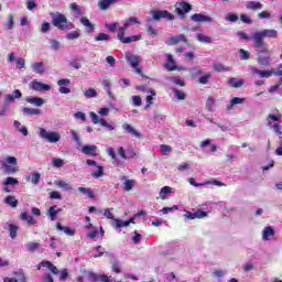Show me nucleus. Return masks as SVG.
I'll use <instances>...</instances> for the list:
<instances>
[{
	"instance_id": "nucleus-57",
	"label": "nucleus",
	"mask_w": 282,
	"mask_h": 282,
	"mask_svg": "<svg viewBox=\"0 0 282 282\" xmlns=\"http://www.w3.org/2000/svg\"><path fill=\"white\" fill-rule=\"evenodd\" d=\"M84 96L86 98H96V96H98V91H96L94 88H89L84 93Z\"/></svg>"
},
{
	"instance_id": "nucleus-50",
	"label": "nucleus",
	"mask_w": 282,
	"mask_h": 282,
	"mask_svg": "<svg viewBox=\"0 0 282 282\" xmlns=\"http://www.w3.org/2000/svg\"><path fill=\"white\" fill-rule=\"evenodd\" d=\"M205 106L207 111H215V98L208 97Z\"/></svg>"
},
{
	"instance_id": "nucleus-36",
	"label": "nucleus",
	"mask_w": 282,
	"mask_h": 282,
	"mask_svg": "<svg viewBox=\"0 0 282 282\" xmlns=\"http://www.w3.org/2000/svg\"><path fill=\"white\" fill-rule=\"evenodd\" d=\"M104 89L106 94H108V98H110V100H116V96H113V93L111 91V83H109V80H104Z\"/></svg>"
},
{
	"instance_id": "nucleus-16",
	"label": "nucleus",
	"mask_w": 282,
	"mask_h": 282,
	"mask_svg": "<svg viewBox=\"0 0 282 282\" xmlns=\"http://www.w3.org/2000/svg\"><path fill=\"white\" fill-rule=\"evenodd\" d=\"M274 235H276L274 227L272 226L264 227L262 230V241H270V239H272Z\"/></svg>"
},
{
	"instance_id": "nucleus-33",
	"label": "nucleus",
	"mask_w": 282,
	"mask_h": 282,
	"mask_svg": "<svg viewBox=\"0 0 282 282\" xmlns=\"http://www.w3.org/2000/svg\"><path fill=\"white\" fill-rule=\"evenodd\" d=\"M246 8L247 10H263V4L257 1H248Z\"/></svg>"
},
{
	"instance_id": "nucleus-12",
	"label": "nucleus",
	"mask_w": 282,
	"mask_h": 282,
	"mask_svg": "<svg viewBox=\"0 0 282 282\" xmlns=\"http://www.w3.org/2000/svg\"><path fill=\"white\" fill-rule=\"evenodd\" d=\"M117 37L121 43H123L126 45L129 43H134L135 41H142V36L140 34L124 37V33H118Z\"/></svg>"
},
{
	"instance_id": "nucleus-34",
	"label": "nucleus",
	"mask_w": 282,
	"mask_h": 282,
	"mask_svg": "<svg viewBox=\"0 0 282 282\" xmlns=\"http://www.w3.org/2000/svg\"><path fill=\"white\" fill-rule=\"evenodd\" d=\"M122 180H126L123 182V189L127 192L133 191V186H135V180H128L127 176H123Z\"/></svg>"
},
{
	"instance_id": "nucleus-58",
	"label": "nucleus",
	"mask_w": 282,
	"mask_h": 282,
	"mask_svg": "<svg viewBox=\"0 0 282 282\" xmlns=\"http://www.w3.org/2000/svg\"><path fill=\"white\" fill-rule=\"evenodd\" d=\"M12 275H13V276H17L18 282H25V273H23L22 270H20V271H14V272L12 273Z\"/></svg>"
},
{
	"instance_id": "nucleus-63",
	"label": "nucleus",
	"mask_w": 282,
	"mask_h": 282,
	"mask_svg": "<svg viewBox=\"0 0 282 282\" xmlns=\"http://www.w3.org/2000/svg\"><path fill=\"white\" fill-rule=\"evenodd\" d=\"M239 53H240V58L241 61H248L250 59V52L243 50V48H240L239 50Z\"/></svg>"
},
{
	"instance_id": "nucleus-32",
	"label": "nucleus",
	"mask_w": 282,
	"mask_h": 282,
	"mask_svg": "<svg viewBox=\"0 0 282 282\" xmlns=\"http://www.w3.org/2000/svg\"><path fill=\"white\" fill-rule=\"evenodd\" d=\"M20 219L22 221H26L29 226H34L36 224V220H34V217L31 215H28V212H24L20 215Z\"/></svg>"
},
{
	"instance_id": "nucleus-38",
	"label": "nucleus",
	"mask_w": 282,
	"mask_h": 282,
	"mask_svg": "<svg viewBox=\"0 0 282 282\" xmlns=\"http://www.w3.org/2000/svg\"><path fill=\"white\" fill-rule=\"evenodd\" d=\"M173 192V188L170 186H164L161 188L160 193H159V197L160 199H166L167 195H171V193Z\"/></svg>"
},
{
	"instance_id": "nucleus-31",
	"label": "nucleus",
	"mask_w": 282,
	"mask_h": 282,
	"mask_svg": "<svg viewBox=\"0 0 282 282\" xmlns=\"http://www.w3.org/2000/svg\"><path fill=\"white\" fill-rule=\"evenodd\" d=\"M228 85L230 87H234V89H240V87H243V79H240V80H237V78L235 77H231L228 79Z\"/></svg>"
},
{
	"instance_id": "nucleus-46",
	"label": "nucleus",
	"mask_w": 282,
	"mask_h": 282,
	"mask_svg": "<svg viewBox=\"0 0 282 282\" xmlns=\"http://www.w3.org/2000/svg\"><path fill=\"white\" fill-rule=\"evenodd\" d=\"M25 248H26L28 252H36V250H39V248H41V243L29 242L25 245Z\"/></svg>"
},
{
	"instance_id": "nucleus-7",
	"label": "nucleus",
	"mask_w": 282,
	"mask_h": 282,
	"mask_svg": "<svg viewBox=\"0 0 282 282\" xmlns=\"http://www.w3.org/2000/svg\"><path fill=\"white\" fill-rule=\"evenodd\" d=\"M126 61L134 69L135 74L142 76V68H140V63H142V57L140 55H134L132 53H126Z\"/></svg>"
},
{
	"instance_id": "nucleus-9",
	"label": "nucleus",
	"mask_w": 282,
	"mask_h": 282,
	"mask_svg": "<svg viewBox=\"0 0 282 282\" xmlns=\"http://www.w3.org/2000/svg\"><path fill=\"white\" fill-rule=\"evenodd\" d=\"M131 25H141V22L135 17H130L124 20V23L121 28H119L118 33H124L127 32V29L131 28Z\"/></svg>"
},
{
	"instance_id": "nucleus-6",
	"label": "nucleus",
	"mask_w": 282,
	"mask_h": 282,
	"mask_svg": "<svg viewBox=\"0 0 282 282\" xmlns=\"http://www.w3.org/2000/svg\"><path fill=\"white\" fill-rule=\"evenodd\" d=\"M42 140H46V142H50L51 144H56V142H61V133L57 131H46L44 128H40V131L37 133Z\"/></svg>"
},
{
	"instance_id": "nucleus-30",
	"label": "nucleus",
	"mask_w": 282,
	"mask_h": 282,
	"mask_svg": "<svg viewBox=\"0 0 282 282\" xmlns=\"http://www.w3.org/2000/svg\"><path fill=\"white\" fill-rule=\"evenodd\" d=\"M63 209L57 208L56 206H52L48 208L47 215L51 218V221H56V217L58 216V214L62 212Z\"/></svg>"
},
{
	"instance_id": "nucleus-27",
	"label": "nucleus",
	"mask_w": 282,
	"mask_h": 282,
	"mask_svg": "<svg viewBox=\"0 0 282 282\" xmlns=\"http://www.w3.org/2000/svg\"><path fill=\"white\" fill-rule=\"evenodd\" d=\"M243 102H246V98L234 97L227 106V111H232L236 105H243Z\"/></svg>"
},
{
	"instance_id": "nucleus-14",
	"label": "nucleus",
	"mask_w": 282,
	"mask_h": 282,
	"mask_svg": "<svg viewBox=\"0 0 282 282\" xmlns=\"http://www.w3.org/2000/svg\"><path fill=\"white\" fill-rule=\"evenodd\" d=\"M191 20L194 21V23H213V18L210 15H204L202 13L191 15Z\"/></svg>"
},
{
	"instance_id": "nucleus-24",
	"label": "nucleus",
	"mask_w": 282,
	"mask_h": 282,
	"mask_svg": "<svg viewBox=\"0 0 282 282\" xmlns=\"http://www.w3.org/2000/svg\"><path fill=\"white\" fill-rule=\"evenodd\" d=\"M56 228H57V230H61L62 232L67 235V237H74L76 235V229H72L69 227H65L61 223L56 224Z\"/></svg>"
},
{
	"instance_id": "nucleus-23",
	"label": "nucleus",
	"mask_w": 282,
	"mask_h": 282,
	"mask_svg": "<svg viewBox=\"0 0 282 282\" xmlns=\"http://www.w3.org/2000/svg\"><path fill=\"white\" fill-rule=\"evenodd\" d=\"M167 58V63L165 64V69H167V72H175L177 69H182V68H177V65H175V59L173 58V55L169 54L166 55Z\"/></svg>"
},
{
	"instance_id": "nucleus-59",
	"label": "nucleus",
	"mask_w": 282,
	"mask_h": 282,
	"mask_svg": "<svg viewBox=\"0 0 282 282\" xmlns=\"http://www.w3.org/2000/svg\"><path fill=\"white\" fill-rule=\"evenodd\" d=\"M111 36L107 33H99L96 37L95 41L100 42V41H110Z\"/></svg>"
},
{
	"instance_id": "nucleus-15",
	"label": "nucleus",
	"mask_w": 282,
	"mask_h": 282,
	"mask_svg": "<svg viewBox=\"0 0 282 282\" xmlns=\"http://www.w3.org/2000/svg\"><path fill=\"white\" fill-rule=\"evenodd\" d=\"M30 87L33 91H50L52 89V86L36 80L31 82Z\"/></svg>"
},
{
	"instance_id": "nucleus-29",
	"label": "nucleus",
	"mask_w": 282,
	"mask_h": 282,
	"mask_svg": "<svg viewBox=\"0 0 282 282\" xmlns=\"http://www.w3.org/2000/svg\"><path fill=\"white\" fill-rule=\"evenodd\" d=\"M118 0H99L98 1V8L99 10H109L113 3H116Z\"/></svg>"
},
{
	"instance_id": "nucleus-44",
	"label": "nucleus",
	"mask_w": 282,
	"mask_h": 282,
	"mask_svg": "<svg viewBox=\"0 0 282 282\" xmlns=\"http://www.w3.org/2000/svg\"><path fill=\"white\" fill-rule=\"evenodd\" d=\"M107 153L109 156H111L112 163L118 166L120 164V160H118V156L116 155V150H113V148H109Z\"/></svg>"
},
{
	"instance_id": "nucleus-26",
	"label": "nucleus",
	"mask_w": 282,
	"mask_h": 282,
	"mask_svg": "<svg viewBox=\"0 0 282 282\" xmlns=\"http://www.w3.org/2000/svg\"><path fill=\"white\" fill-rule=\"evenodd\" d=\"M25 100L30 105H34V107H43L45 105V99L41 97H28Z\"/></svg>"
},
{
	"instance_id": "nucleus-54",
	"label": "nucleus",
	"mask_w": 282,
	"mask_h": 282,
	"mask_svg": "<svg viewBox=\"0 0 282 282\" xmlns=\"http://www.w3.org/2000/svg\"><path fill=\"white\" fill-rule=\"evenodd\" d=\"M225 20L229 21L230 23H237V21H239V15L229 12L226 14Z\"/></svg>"
},
{
	"instance_id": "nucleus-25",
	"label": "nucleus",
	"mask_w": 282,
	"mask_h": 282,
	"mask_svg": "<svg viewBox=\"0 0 282 282\" xmlns=\"http://www.w3.org/2000/svg\"><path fill=\"white\" fill-rule=\"evenodd\" d=\"M79 21H80L82 25H84V28H86V32L88 34H91V32H94L95 25L91 24V22L89 21V19H87V17H82Z\"/></svg>"
},
{
	"instance_id": "nucleus-45",
	"label": "nucleus",
	"mask_w": 282,
	"mask_h": 282,
	"mask_svg": "<svg viewBox=\"0 0 282 282\" xmlns=\"http://www.w3.org/2000/svg\"><path fill=\"white\" fill-rule=\"evenodd\" d=\"M89 117L91 119L93 124H102L105 122V119L100 118L96 112L91 111L89 113Z\"/></svg>"
},
{
	"instance_id": "nucleus-51",
	"label": "nucleus",
	"mask_w": 282,
	"mask_h": 282,
	"mask_svg": "<svg viewBox=\"0 0 282 282\" xmlns=\"http://www.w3.org/2000/svg\"><path fill=\"white\" fill-rule=\"evenodd\" d=\"M70 135L77 147H83V142L80 141V135L75 130H70Z\"/></svg>"
},
{
	"instance_id": "nucleus-10",
	"label": "nucleus",
	"mask_w": 282,
	"mask_h": 282,
	"mask_svg": "<svg viewBox=\"0 0 282 282\" xmlns=\"http://www.w3.org/2000/svg\"><path fill=\"white\" fill-rule=\"evenodd\" d=\"M137 217L138 216L134 215L132 218H130L129 220H126V221H123L122 219H115V223H112L111 226L116 230H118L120 228H127V227L131 226V224H135Z\"/></svg>"
},
{
	"instance_id": "nucleus-53",
	"label": "nucleus",
	"mask_w": 282,
	"mask_h": 282,
	"mask_svg": "<svg viewBox=\"0 0 282 282\" xmlns=\"http://www.w3.org/2000/svg\"><path fill=\"white\" fill-rule=\"evenodd\" d=\"M4 186H17V184H19V180L9 176L6 178V181L3 182Z\"/></svg>"
},
{
	"instance_id": "nucleus-37",
	"label": "nucleus",
	"mask_w": 282,
	"mask_h": 282,
	"mask_svg": "<svg viewBox=\"0 0 282 282\" xmlns=\"http://www.w3.org/2000/svg\"><path fill=\"white\" fill-rule=\"evenodd\" d=\"M22 111L25 116H41V109L36 108H22Z\"/></svg>"
},
{
	"instance_id": "nucleus-52",
	"label": "nucleus",
	"mask_w": 282,
	"mask_h": 282,
	"mask_svg": "<svg viewBox=\"0 0 282 282\" xmlns=\"http://www.w3.org/2000/svg\"><path fill=\"white\" fill-rule=\"evenodd\" d=\"M189 74L193 78H197V76H202V74H204V70L199 66H196L189 70Z\"/></svg>"
},
{
	"instance_id": "nucleus-20",
	"label": "nucleus",
	"mask_w": 282,
	"mask_h": 282,
	"mask_svg": "<svg viewBox=\"0 0 282 282\" xmlns=\"http://www.w3.org/2000/svg\"><path fill=\"white\" fill-rule=\"evenodd\" d=\"M177 43H186V35L185 34H180L176 36H172L166 41L167 45H177Z\"/></svg>"
},
{
	"instance_id": "nucleus-2",
	"label": "nucleus",
	"mask_w": 282,
	"mask_h": 282,
	"mask_svg": "<svg viewBox=\"0 0 282 282\" xmlns=\"http://www.w3.org/2000/svg\"><path fill=\"white\" fill-rule=\"evenodd\" d=\"M150 15L152 18L145 19V29L148 34H150L151 36H158V30L153 29V26L151 25L153 21L160 22L162 21V19H166V21H173L175 19V17L171 14V12H169L167 10H151Z\"/></svg>"
},
{
	"instance_id": "nucleus-4",
	"label": "nucleus",
	"mask_w": 282,
	"mask_h": 282,
	"mask_svg": "<svg viewBox=\"0 0 282 282\" xmlns=\"http://www.w3.org/2000/svg\"><path fill=\"white\" fill-rule=\"evenodd\" d=\"M17 158L15 156H7L4 161H0L1 169H4V173L8 175H14V173H19V167H17Z\"/></svg>"
},
{
	"instance_id": "nucleus-21",
	"label": "nucleus",
	"mask_w": 282,
	"mask_h": 282,
	"mask_svg": "<svg viewBox=\"0 0 282 282\" xmlns=\"http://www.w3.org/2000/svg\"><path fill=\"white\" fill-rule=\"evenodd\" d=\"M41 268H47L53 274H58V268H56V265H54L50 261L40 262V264L37 265V270H41Z\"/></svg>"
},
{
	"instance_id": "nucleus-22",
	"label": "nucleus",
	"mask_w": 282,
	"mask_h": 282,
	"mask_svg": "<svg viewBox=\"0 0 282 282\" xmlns=\"http://www.w3.org/2000/svg\"><path fill=\"white\" fill-rule=\"evenodd\" d=\"M122 129H124V131H127V133H130V135L138 138V140H140V138H142V133L138 132V130H135V128H133L129 123H123Z\"/></svg>"
},
{
	"instance_id": "nucleus-42",
	"label": "nucleus",
	"mask_w": 282,
	"mask_h": 282,
	"mask_svg": "<svg viewBox=\"0 0 282 282\" xmlns=\"http://www.w3.org/2000/svg\"><path fill=\"white\" fill-rule=\"evenodd\" d=\"M90 175L95 177V180L102 177V175H105V167L97 165V171L91 172Z\"/></svg>"
},
{
	"instance_id": "nucleus-1",
	"label": "nucleus",
	"mask_w": 282,
	"mask_h": 282,
	"mask_svg": "<svg viewBox=\"0 0 282 282\" xmlns=\"http://www.w3.org/2000/svg\"><path fill=\"white\" fill-rule=\"evenodd\" d=\"M263 39H279V31L274 29H264L253 34V47H256L259 54L270 52V48Z\"/></svg>"
},
{
	"instance_id": "nucleus-41",
	"label": "nucleus",
	"mask_w": 282,
	"mask_h": 282,
	"mask_svg": "<svg viewBox=\"0 0 282 282\" xmlns=\"http://www.w3.org/2000/svg\"><path fill=\"white\" fill-rule=\"evenodd\" d=\"M196 39L197 41H199V43H205L207 45L213 43V39L210 36L205 35L204 33L196 34Z\"/></svg>"
},
{
	"instance_id": "nucleus-13",
	"label": "nucleus",
	"mask_w": 282,
	"mask_h": 282,
	"mask_svg": "<svg viewBox=\"0 0 282 282\" xmlns=\"http://www.w3.org/2000/svg\"><path fill=\"white\" fill-rule=\"evenodd\" d=\"M250 72L252 76H259V78H270L274 74V70H261L254 66L250 67Z\"/></svg>"
},
{
	"instance_id": "nucleus-5",
	"label": "nucleus",
	"mask_w": 282,
	"mask_h": 282,
	"mask_svg": "<svg viewBox=\"0 0 282 282\" xmlns=\"http://www.w3.org/2000/svg\"><path fill=\"white\" fill-rule=\"evenodd\" d=\"M77 282H109V278L86 271L82 276L77 278Z\"/></svg>"
},
{
	"instance_id": "nucleus-3",
	"label": "nucleus",
	"mask_w": 282,
	"mask_h": 282,
	"mask_svg": "<svg viewBox=\"0 0 282 282\" xmlns=\"http://www.w3.org/2000/svg\"><path fill=\"white\" fill-rule=\"evenodd\" d=\"M52 23L57 30H74V24L63 13L53 17Z\"/></svg>"
},
{
	"instance_id": "nucleus-18",
	"label": "nucleus",
	"mask_w": 282,
	"mask_h": 282,
	"mask_svg": "<svg viewBox=\"0 0 282 282\" xmlns=\"http://www.w3.org/2000/svg\"><path fill=\"white\" fill-rule=\"evenodd\" d=\"M21 96H23L21 90L15 89V90L12 91V94H8V95L4 96V102L12 104L15 100H19L21 98Z\"/></svg>"
},
{
	"instance_id": "nucleus-11",
	"label": "nucleus",
	"mask_w": 282,
	"mask_h": 282,
	"mask_svg": "<svg viewBox=\"0 0 282 282\" xmlns=\"http://www.w3.org/2000/svg\"><path fill=\"white\" fill-rule=\"evenodd\" d=\"M192 10H193V7L187 2H178L175 4V12L176 14H178V17L184 18V14H186Z\"/></svg>"
},
{
	"instance_id": "nucleus-39",
	"label": "nucleus",
	"mask_w": 282,
	"mask_h": 282,
	"mask_svg": "<svg viewBox=\"0 0 282 282\" xmlns=\"http://www.w3.org/2000/svg\"><path fill=\"white\" fill-rule=\"evenodd\" d=\"M78 191L83 195H87V197H89V199H96V195L94 194V191H91V188H89V187H78Z\"/></svg>"
},
{
	"instance_id": "nucleus-8",
	"label": "nucleus",
	"mask_w": 282,
	"mask_h": 282,
	"mask_svg": "<svg viewBox=\"0 0 282 282\" xmlns=\"http://www.w3.org/2000/svg\"><path fill=\"white\" fill-rule=\"evenodd\" d=\"M279 120H281V115H268L267 117V127H272L274 133H278V135H282L281 132V124H279ZM272 122H275L272 124Z\"/></svg>"
},
{
	"instance_id": "nucleus-56",
	"label": "nucleus",
	"mask_w": 282,
	"mask_h": 282,
	"mask_svg": "<svg viewBox=\"0 0 282 282\" xmlns=\"http://www.w3.org/2000/svg\"><path fill=\"white\" fill-rule=\"evenodd\" d=\"M213 75L210 73H206L205 75L200 76V78L198 79V83L200 85H208V80H210V77Z\"/></svg>"
},
{
	"instance_id": "nucleus-40",
	"label": "nucleus",
	"mask_w": 282,
	"mask_h": 282,
	"mask_svg": "<svg viewBox=\"0 0 282 282\" xmlns=\"http://www.w3.org/2000/svg\"><path fill=\"white\" fill-rule=\"evenodd\" d=\"M258 63H259V65H262L263 67H268V65H270V63H272V58L270 56L259 55Z\"/></svg>"
},
{
	"instance_id": "nucleus-61",
	"label": "nucleus",
	"mask_w": 282,
	"mask_h": 282,
	"mask_svg": "<svg viewBox=\"0 0 282 282\" xmlns=\"http://www.w3.org/2000/svg\"><path fill=\"white\" fill-rule=\"evenodd\" d=\"M131 100L134 107H142V98L140 96H132Z\"/></svg>"
},
{
	"instance_id": "nucleus-49",
	"label": "nucleus",
	"mask_w": 282,
	"mask_h": 282,
	"mask_svg": "<svg viewBox=\"0 0 282 282\" xmlns=\"http://www.w3.org/2000/svg\"><path fill=\"white\" fill-rule=\"evenodd\" d=\"M188 183L191 184V186H195L196 188H198L199 186H208V184H213V182L210 181H207L205 183H197L193 177L188 178Z\"/></svg>"
},
{
	"instance_id": "nucleus-48",
	"label": "nucleus",
	"mask_w": 282,
	"mask_h": 282,
	"mask_svg": "<svg viewBox=\"0 0 282 282\" xmlns=\"http://www.w3.org/2000/svg\"><path fill=\"white\" fill-rule=\"evenodd\" d=\"M111 210H113V208H106L104 209V216L106 217V219H112V224H116V216H113V213H111Z\"/></svg>"
},
{
	"instance_id": "nucleus-19",
	"label": "nucleus",
	"mask_w": 282,
	"mask_h": 282,
	"mask_svg": "<svg viewBox=\"0 0 282 282\" xmlns=\"http://www.w3.org/2000/svg\"><path fill=\"white\" fill-rule=\"evenodd\" d=\"M97 151H98V147L94 144L82 147V153H84V155H93L94 158H96V155H98Z\"/></svg>"
},
{
	"instance_id": "nucleus-62",
	"label": "nucleus",
	"mask_w": 282,
	"mask_h": 282,
	"mask_svg": "<svg viewBox=\"0 0 282 282\" xmlns=\"http://www.w3.org/2000/svg\"><path fill=\"white\" fill-rule=\"evenodd\" d=\"M171 151H173V148H171V145H166V144L161 145V153L163 155H170Z\"/></svg>"
},
{
	"instance_id": "nucleus-17",
	"label": "nucleus",
	"mask_w": 282,
	"mask_h": 282,
	"mask_svg": "<svg viewBox=\"0 0 282 282\" xmlns=\"http://www.w3.org/2000/svg\"><path fill=\"white\" fill-rule=\"evenodd\" d=\"M31 69L34 74L43 76L45 74V64L43 62H34L31 64Z\"/></svg>"
},
{
	"instance_id": "nucleus-43",
	"label": "nucleus",
	"mask_w": 282,
	"mask_h": 282,
	"mask_svg": "<svg viewBox=\"0 0 282 282\" xmlns=\"http://www.w3.org/2000/svg\"><path fill=\"white\" fill-rule=\"evenodd\" d=\"M8 226H9V232H10L11 239H17V232L19 231V226H15L12 223H8Z\"/></svg>"
},
{
	"instance_id": "nucleus-47",
	"label": "nucleus",
	"mask_w": 282,
	"mask_h": 282,
	"mask_svg": "<svg viewBox=\"0 0 282 282\" xmlns=\"http://www.w3.org/2000/svg\"><path fill=\"white\" fill-rule=\"evenodd\" d=\"M52 164L54 169H63V166H65V161L63 159L53 158Z\"/></svg>"
},
{
	"instance_id": "nucleus-28",
	"label": "nucleus",
	"mask_w": 282,
	"mask_h": 282,
	"mask_svg": "<svg viewBox=\"0 0 282 282\" xmlns=\"http://www.w3.org/2000/svg\"><path fill=\"white\" fill-rule=\"evenodd\" d=\"M55 186H58V188H63V191H74L72 184L63 180L55 181Z\"/></svg>"
},
{
	"instance_id": "nucleus-64",
	"label": "nucleus",
	"mask_w": 282,
	"mask_h": 282,
	"mask_svg": "<svg viewBox=\"0 0 282 282\" xmlns=\"http://www.w3.org/2000/svg\"><path fill=\"white\" fill-rule=\"evenodd\" d=\"M70 10H73V12H75V14H77L78 17H80V14H83L80 7H78V4L76 2H73L70 4Z\"/></svg>"
},
{
	"instance_id": "nucleus-60",
	"label": "nucleus",
	"mask_w": 282,
	"mask_h": 282,
	"mask_svg": "<svg viewBox=\"0 0 282 282\" xmlns=\"http://www.w3.org/2000/svg\"><path fill=\"white\" fill-rule=\"evenodd\" d=\"M214 69L215 72H230V67L225 66L224 64H215Z\"/></svg>"
},
{
	"instance_id": "nucleus-35",
	"label": "nucleus",
	"mask_w": 282,
	"mask_h": 282,
	"mask_svg": "<svg viewBox=\"0 0 282 282\" xmlns=\"http://www.w3.org/2000/svg\"><path fill=\"white\" fill-rule=\"evenodd\" d=\"M4 204H7V206H11V208H17V206H19V200L14 196H7L4 198Z\"/></svg>"
},
{
	"instance_id": "nucleus-55",
	"label": "nucleus",
	"mask_w": 282,
	"mask_h": 282,
	"mask_svg": "<svg viewBox=\"0 0 282 282\" xmlns=\"http://www.w3.org/2000/svg\"><path fill=\"white\" fill-rule=\"evenodd\" d=\"M7 30H14V15L9 14L8 20L6 22Z\"/></svg>"
}]
</instances>
